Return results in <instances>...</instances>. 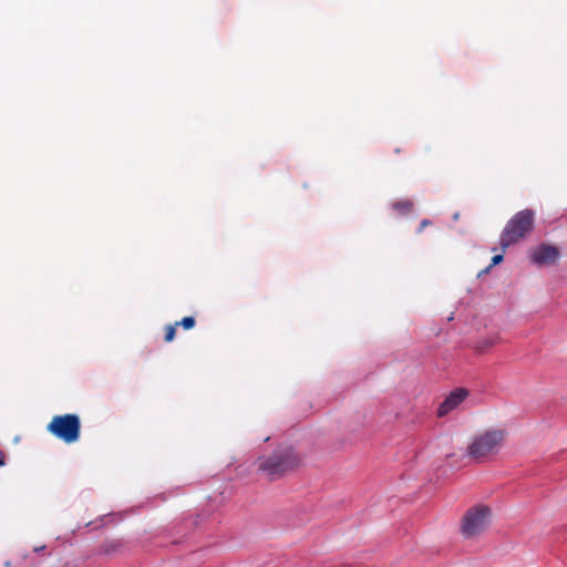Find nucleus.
Wrapping results in <instances>:
<instances>
[{"label": "nucleus", "instance_id": "f257e3e1", "mask_svg": "<svg viewBox=\"0 0 567 567\" xmlns=\"http://www.w3.org/2000/svg\"><path fill=\"white\" fill-rule=\"evenodd\" d=\"M300 460L290 446H280L268 455L259 456L257 468L270 481L282 477L286 473L298 467Z\"/></svg>", "mask_w": 567, "mask_h": 567}, {"label": "nucleus", "instance_id": "f03ea898", "mask_svg": "<svg viewBox=\"0 0 567 567\" xmlns=\"http://www.w3.org/2000/svg\"><path fill=\"white\" fill-rule=\"evenodd\" d=\"M506 439L503 429H488L475 434L467 449L466 455L477 463H483L495 456L502 449Z\"/></svg>", "mask_w": 567, "mask_h": 567}, {"label": "nucleus", "instance_id": "7ed1b4c3", "mask_svg": "<svg viewBox=\"0 0 567 567\" xmlns=\"http://www.w3.org/2000/svg\"><path fill=\"white\" fill-rule=\"evenodd\" d=\"M535 214L530 209L516 213L501 234L499 245L503 250L523 239L533 230Z\"/></svg>", "mask_w": 567, "mask_h": 567}, {"label": "nucleus", "instance_id": "20e7f679", "mask_svg": "<svg viewBox=\"0 0 567 567\" xmlns=\"http://www.w3.org/2000/svg\"><path fill=\"white\" fill-rule=\"evenodd\" d=\"M47 430L64 443L72 444L80 439L81 421L76 414L72 413L54 415Z\"/></svg>", "mask_w": 567, "mask_h": 567}, {"label": "nucleus", "instance_id": "39448f33", "mask_svg": "<svg viewBox=\"0 0 567 567\" xmlns=\"http://www.w3.org/2000/svg\"><path fill=\"white\" fill-rule=\"evenodd\" d=\"M491 522V508L483 504L470 507L463 518L461 530L466 538L480 535L487 529Z\"/></svg>", "mask_w": 567, "mask_h": 567}, {"label": "nucleus", "instance_id": "423d86ee", "mask_svg": "<svg viewBox=\"0 0 567 567\" xmlns=\"http://www.w3.org/2000/svg\"><path fill=\"white\" fill-rule=\"evenodd\" d=\"M468 396V391L464 388H457L452 391L444 401L439 405L436 415L443 417L460 406V404Z\"/></svg>", "mask_w": 567, "mask_h": 567}, {"label": "nucleus", "instance_id": "0eeeda50", "mask_svg": "<svg viewBox=\"0 0 567 567\" xmlns=\"http://www.w3.org/2000/svg\"><path fill=\"white\" fill-rule=\"evenodd\" d=\"M559 257L557 247L548 244H542L535 247L530 252L532 261L536 265L554 264Z\"/></svg>", "mask_w": 567, "mask_h": 567}, {"label": "nucleus", "instance_id": "6e6552de", "mask_svg": "<svg viewBox=\"0 0 567 567\" xmlns=\"http://www.w3.org/2000/svg\"><path fill=\"white\" fill-rule=\"evenodd\" d=\"M391 207L399 215H408L413 210L414 204L411 199H400L393 202Z\"/></svg>", "mask_w": 567, "mask_h": 567}, {"label": "nucleus", "instance_id": "1a4fd4ad", "mask_svg": "<svg viewBox=\"0 0 567 567\" xmlns=\"http://www.w3.org/2000/svg\"><path fill=\"white\" fill-rule=\"evenodd\" d=\"M498 341H499V338L497 336L486 337V338L477 341L475 349L478 352H485L488 349H491L492 347H494L495 344H497Z\"/></svg>", "mask_w": 567, "mask_h": 567}, {"label": "nucleus", "instance_id": "9d476101", "mask_svg": "<svg viewBox=\"0 0 567 567\" xmlns=\"http://www.w3.org/2000/svg\"><path fill=\"white\" fill-rule=\"evenodd\" d=\"M195 319L193 317H184L181 321L175 322V326L183 327L186 330L193 329L195 327Z\"/></svg>", "mask_w": 567, "mask_h": 567}, {"label": "nucleus", "instance_id": "9b49d317", "mask_svg": "<svg viewBox=\"0 0 567 567\" xmlns=\"http://www.w3.org/2000/svg\"><path fill=\"white\" fill-rule=\"evenodd\" d=\"M176 334V326L168 324L165 327V337L164 340L166 342H172Z\"/></svg>", "mask_w": 567, "mask_h": 567}, {"label": "nucleus", "instance_id": "f8f14e48", "mask_svg": "<svg viewBox=\"0 0 567 567\" xmlns=\"http://www.w3.org/2000/svg\"><path fill=\"white\" fill-rule=\"evenodd\" d=\"M503 261V255H495L493 258H492V264L484 270V272H488V270L495 266V265H498L499 262Z\"/></svg>", "mask_w": 567, "mask_h": 567}, {"label": "nucleus", "instance_id": "ddd939ff", "mask_svg": "<svg viewBox=\"0 0 567 567\" xmlns=\"http://www.w3.org/2000/svg\"><path fill=\"white\" fill-rule=\"evenodd\" d=\"M429 225H431V220H429V219H423V220L420 223V225H419L417 233H419V234H420V233H422V231H423V229H424L426 226H429Z\"/></svg>", "mask_w": 567, "mask_h": 567}, {"label": "nucleus", "instance_id": "4468645a", "mask_svg": "<svg viewBox=\"0 0 567 567\" xmlns=\"http://www.w3.org/2000/svg\"><path fill=\"white\" fill-rule=\"evenodd\" d=\"M4 460H6V455H4V453L0 450V466H3V465H4Z\"/></svg>", "mask_w": 567, "mask_h": 567}, {"label": "nucleus", "instance_id": "2eb2a0df", "mask_svg": "<svg viewBox=\"0 0 567 567\" xmlns=\"http://www.w3.org/2000/svg\"><path fill=\"white\" fill-rule=\"evenodd\" d=\"M45 547L44 546H41V547H35L34 550L35 551H42Z\"/></svg>", "mask_w": 567, "mask_h": 567}]
</instances>
